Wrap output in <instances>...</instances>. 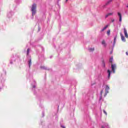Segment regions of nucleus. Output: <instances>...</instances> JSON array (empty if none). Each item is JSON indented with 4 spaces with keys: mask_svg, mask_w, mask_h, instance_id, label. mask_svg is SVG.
I'll return each instance as SVG.
<instances>
[{
    "mask_svg": "<svg viewBox=\"0 0 128 128\" xmlns=\"http://www.w3.org/2000/svg\"><path fill=\"white\" fill-rule=\"evenodd\" d=\"M120 35L121 36L122 40V42H126V38H124V35H122V34L120 33Z\"/></svg>",
    "mask_w": 128,
    "mask_h": 128,
    "instance_id": "nucleus-7",
    "label": "nucleus"
},
{
    "mask_svg": "<svg viewBox=\"0 0 128 128\" xmlns=\"http://www.w3.org/2000/svg\"><path fill=\"white\" fill-rule=\"evenodd\" d=\"M114 22V20L113 19V20H112V22Z\"/></svg>",
    "mask_w": 128,
    "mask_h": 128,
    "instance_id": "nucleus-22",
    "label": "nucleus"
},
{
    "mask_svg": "<svg viewBox=\"0 0 128 128\" xmlns=\"http://www.w3.org/2000/svg\"><path fill=\"white\" fill-rule=\"evenodd\" d=\"M118 14L119 18H122V14L120 12H118Z\"/></svg>",
    "mask_w": 128,
    "mask_h": 128,
    "instance_id": "nucleus-17",
    "label": "nucleus"
},
{
    "mask_svg": "<svg viewBox=\"0 0 128 128\" xmlns=\"http://www.w3.org/2000/svg\"><path fill=\"white\" fill-rule=\"evenodd\" d=\"M116 37H115L114 38V44H116Z\"/></svg>",
    "mask_w": 128,
    "mask_h": 128,
    "instance_id": "nucleus-18",
    "label": "nucleus"
},
{
    "mask_svg": "<svg viewBox=\"0 0 128 128\" xmlns=\"http://www.w3.org/2000/svg\"><path fill=\"white\" fill-rule=\"evenodd\" d=\"M68 0H66V2H68Z\"/></svg>",
    "mask_w": 128,
    "mask_h": 128,
    "instance_id": "nucleus-27",
    "label": "nucleus"
},
{
    "mask_svg": "<svg viewBox=\"0 0 128 128\" xmlns=\"http://www.w3.org/2000/svg\"><path fill=\"white\" fill-rule=\"evenodd\" d=\"M104 114H105L106 116V114H108L106 113V110H103Z\"/></svg>",
    "mask_w": 128,
    "mask_h": 128,
    "instance_id": "nucleus-19",
    "label": "nucleus"
},
{
    "mask_svg": "<svg viewBox=\"0 0 128 128\" xmlns=\"http://www.w3.org/2000/svg\"><path fill=\"white\" fill-rule=\"evenodd\" d=\"M111 68L113 74L116 73V64H111Z\"/></svg>",
    "mask_w": 128,
    "mask_h": 128,
    "instance_id": "nucleus-2",
    "label": "nucleus"
},
{
    "mask_svg": "<svg viewBox=\"0 0 128 128\" xmlns=\"http://www.w3.org/2000/svg\"><path fill=\"white\" fill-rule=\"evenodd\" d=\"M33 88H36V86H33Z\"/></svg>",
    "mask_w": 128,
    "mask_h": 128,
    "instance_id": "nucleus-25",
    "label": "nucleus"
},
{
    "mask_svg": "<svg viewBox=\"0 0 128 128\" xmlns=\"http://www.w3.org/2000/svg\"><path fill=\"white\" fill-rule=\"evenodd\" d=\"M110 90V86H108L106 85V88L105 89V94L104 95V96H106L108 94V90Z\"/></svg>",
    "mask_w": 128,
    "mask_h": 128,
    "instance_id": "nucleus-3",
    "label": "nucleus"
},
{
    "mask_svg": "<svg viewBox=\"0 0 128 128\" xmlns=\"http://www.w3.org/2000/svg\"><path fill=\"white\" fill-rule=\"evenodd\" d=\"M28 52H30V49L27 50V54H28Z\"/></svg>",
    "mask_w": 128,
    "mask_h": 128,
    "instance_id": "nucleus-20",
    "label": "nucleus"
},
{
    "mask_svg": "<svg viewBox=\"0 0 128 128\" xmlns=\"http://www.w3.org/2000/svg\"><path fill=\"white\" fill-rule=\"evenodd\" d=\"M114 14V13L111 12V13H108L106 15L105 18H108V16H112V14Z\"/></svg>",
    "mask_w": 128,
    "mask_h": 128,
    "instance_id": "nucleus-8",
    "label": "nucleus"
},
{
    "mask_svg": "<svg viewBox=\"0 0 128 128\" xmlns=\"http://www.w3.org/2000/svg\"><path fill=\"white\" fill-rule=\"evenodd\" d=\"M107 34L108 36H110V30H108L107 31Z\"/></svg>",
    "mask_w": 128,
    "mask_h": 128,
    "instance_id": "nucleus-16",
    "label": "nucleus"
},
{
    "mask_svg": "<svg viewBox=\"0 0 128 128\" xmlns=\"http://www.w3.org/2000/svg\"><path fill=\"white\" fill-rule=\"evenodd\" d=\"M126 54L127 56H128V52H126Z\"/></svg>",
    "mask_w": 128,
    "mask_h": 128,
    "instance_id": "nucleus-24",
    "label": "nucleus"
},
{
    "mask_svg": "<svg viewBox=\"0 0 128 128\" xmlns=\"http://www.w3.org/2000/svg\"><path fill=\"white\" fill-rule=\"evenodd\" d=\"M102 94V90L101 92V94Z\"/></svg>",
    "mask_w": 128,
    "mask_h": 128,
    "instance_id": "nucleus-26",
    "label": "nucleus"
},
{
    "mask_svg": "<svg viewBox=\"0 0 128 128\" xmlns=\"http://www.w3.org/2000/svg\"><path fill=\"white\" fill-rule=\"evenodd\" d=\"M114 0H109L106 3V5L108 6V4H110Z\"/></svg>",
    "mask_w": 128,
    "mask_h": 128,
    "instance_id": "nucleus-13",
    "label": "nucleus"
},
{
    "mask_svg": "<svg viewBox=\"0 0 128 128\" xmlns=\"http://www.w3.org/2000/svg\"><path fill=\"white\" fill-rule=\"evenodd\" d=\"M114 60V59H113V58H112V56L110 58V60H109V62H110V63H111V64H112V61Z\"/></svg>",
    "mask_w": 128,
    "mask_h": 128,
    "instance_id": "nucleus-10",
    "label": "nucleus"
},
{
    "mask_svg": "<svg viewBox=\"0 0 128 128\" xmlns=\"http://www.w3.org/2000/svg\"><path fill=\"white\" fill-rule=\"evenodd\" d=\"M102 128H104V126H102Z\"/></svg>",
    "mask_w": 128,
    "mask_h": 128,
    "instance_id": "nucleus-28",
    "label": "nucleus"
},
{
    "mask_svg": "<svg viewBox=\"0 0 128 128\" xmlns=\"http://www.w3.org/2000/svg\"><path fill=\"white\" fill-rule=\"evenodd\" d=\"M61 128H66V127L64 126H61Z\"/></svg>",
    "mask_w": 128,
    "mask_h": 128,
    "instance_id": "nucleus-23",
    "label": "nucleus"
},
{
    "mask_svg": "<svg viewBox=\"0 0 128 128\" xmlns=\"http://www.w3.org/2000/svg\"><path fill=\"white\" fill-rule=\"evenodd\" d=\"M102 66H104V68L106 66V64L104 63V60H102Z\"/></svg>",
    "mask_w": 128,
    "mask_h": 128,
    "instance_id": "nucleus-15",
    "label": "nucleus"
},
{
    "mask_svg": "<svg viewBox=\"0 0 128 128\" xmlns=\"http://www.w3.org/2000/svg\"><path fill=\"white\" fill-rule=\"evenodd\" d=\"M40 68L42 70H48V68L46 67V66H41Z\"/></svg>",
    "mask_w": 128,
    "mask_h": 128,
    "instance_id": "nucleus-11",
    "label": "nucleus"
},
{
    "mask_svg": "<svg viewBox=\"0 0 128 128\" xmlns=\"http://www.w3.org/2000/svg\"><path fill=\"white\" fill-rule=\"evenodd\" d=\"M124 34L125 36L127 38H128V32L126 31V28H124Z\"/></svg>",
    "mask_w": 128,
    "mask_h": 128,
    "instance_id": "nucleus-6",
    "label": "nucleus"
},
{
    "mask_svg": "<svg viewBox=\"0 0 128 128\" xmlns=\"http://www.w3.org/2000/svg\"><path fill=\"white\" fill-rule=\"evenodd\" d=\"M119 22H122V17L119 18Z\"/></svg>",
    "mask_w": 128,
    "mask_h": 128,
    "instance_id": "nucleus-21",
    "label": "nucleus"
},
{
    "mask_svg": "<svg viewBox=\"0 0 128 128\" xmlns=\"http://www.w3.org/2000/svg\"><path fill=\"white\" fill-rule=\"evenodd\" d=\"M108 28V25H106L105 27H104V28L101 30V32H102L106 30V28Z\"/></svg>",
    "mask_w": 128,
    "mask_h": 128,
    "instance_id": "nucleus-9",
    "label": "nucleus"
},
{
    "mask_svg": "<svg viewBox=\"0 0 128 128\" xmlns=\"http://www.w3.org/2000/svg\"><path fill=\"white\" fill-rule=\"evenodd\" d=\"M94 50H95V48L94 47H90L88 48V50L90 52H94Z\"/></svg>",
    "mask_w": 128,
    "mask_h": 128,
    "instance_id": "nucleus-5",
    "label": "nucleus"
},
{
    "mask_svg": "<svg viewBox=\"0 0 128 128\" xmlns=\"http://www.w3.org/2000/svg\"><path fill=\"white\" fill-rule=\"evenodd\" d=\"M28 64H29V68H30V66H32V60L30 59V60L28 61Z\"/></svg>",
    "mask_w": 128,
    "mask_h": 128,
    "instance_id": "nucleus-14",
    "label": "nucleus"
},
{
    "mask_svg": "<svg viewBox=\"0 0 128 128\" xmlns=\"http://www.w3.org/2000/svg\"><path fill=\"white\" fill-rule=\"evenodd\" d=\"M101 44H102V46H103L104 48H106V40H102L101 42Z\"/></svg>",
    "mask_w": 128,
    "mask_h": 128,
    "instance_id": "nucleus-4",
    "label": "nucleus"
},
{
    "mask_svg": "<svg viewBox=\"0 0 128 128\" xmlns=\"http://www.w3.org/2000/svg\"><path fill=\"white\" fill-rule=\"evenodd\" d=\"M31 12H32V16H34L36 14V4H34L31 7Z\"/></svg>",
    "mask_w": 128,
    "mask_h": 128,
    "instance_id": "nucleus-1",
    "label": "nucleus"
},
{
    "mask_svg": "<svg viewBox=\"0 0 128 128\" xmlns=\"http://www.w3.org/2000/svg\"><path fill=\"white\" fill-rule=\"evenodd\" d=\"M108 78H110V72H110V70H108Z\"/></svg>",
    "mask_w": 128,
    "mask_h": 128,
    "instance_id": "nucleus-12",
    "label": "nucleus"
}]
</instances>
